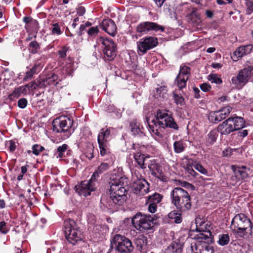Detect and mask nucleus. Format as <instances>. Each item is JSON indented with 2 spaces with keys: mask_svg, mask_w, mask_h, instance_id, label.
<instances>
[{
  "mask_svg": "<svg viewBox=\"0 0 253 253\" xmlns=\"http://www.w3.org/2000/svg\"><path fill=\"white\" fill-rule=\"evenodd\" d=\"M109 196L102 195L100 199L101 205L108 210L117 211L126 202L127 197L128 179L120 174H112L109 183Z\"/></svg>",
  "mask_w": 253,
  "mask_h": 253,
  "instance_id": "1",
  "label": "nucleus"
},
{
  "mask_svg": "<svg viewBox=\"0 0 253 253\" xmlns=\"http://www.w3.org/2000/svg\"><path fill=\"white\" fill-rule=\"evenodd\" d=\"M171 204L181 212H187L192 208L191 198L188 192L180 187L174 188L170 194Z\"/></svg>",
  "mask_w": 253,
  "mask_h": 253,
  "instance_id": "2",
  "label": "nucleus"
},
{
  "mask_svg": "<svg viewBox=\"0 0 253 253\" xmlns=\"http://www.w3.org/2000/svg\"><path fill=\"white\" fill-rule=\"evenodd\" d=\"M156 215L152 216L150 214H143L141 212H137L131 218L132 226L142 233H153L155 230L154 224L156 220Z\"/></svg>",
  "mask_w": 253,
  "mask_h": 253,
  "instance_id": "3",
  "label": "nucleus"
},
{
  "mask_svg": "<svg viewBox=\"0 0 253 253\" xmlns=\"http://www.w3.org/2000/svg\"><path fill=\"white\" fill-rule=\"evenodd\" d=\"M63 228L65 238L71 244L75 245L83 240V232L74 220L71 218L65 220Z\"/></svg>",
  "mask_w": 253,
  "mask_h": 253,
  "instance_id": "4",
  "label": "nucleus"
},
{
  "mask_svg": "<svg viewBox=\"0 0 253 253\" xmlns=\"http://www.w3.org/2000/svg\"><path fill=\"white\" fill-rule=\"evenodd\" d=\"M253 224L251 220L244 213L236 214L232 219L230 228L233 232L244 237L247 233H252Z\"/></svg>",
  "mask_w": 253,
  "mask_h": 253,
  "instance_id": "5",
  "label": "nucleus"
},
{
  "mask_svg": "<svg viewBox=\"0 0 253 253\" xmlns=\"http://www.w3.org/2000/svg\"><path fill=\"white\" fill-rule=\"evenodd\" d=\"M74 121L71 117L61 116L55 119L52 123L53 130L57 133H66L69 138L75 130Z\"/></svg>",
  "mask_w": 253,
  "mask_h": 253,
  "instance_id": "6",
  "label": "nucleus"
},
{
  "mask_svg": "<svg viewBox=\"0 0 253 253\" xmlns=\"http://www.w3.org/2000/svg\"><path fill=\"white\" fill-rule=\"evenodd\" d=\"M195 238L198 240L196 244V250L199 251L200 253H214L213 247L209 245L214 240L213 235L211 231L200 232Z\"/></svg>",
  "mask_w": 253,
  "mask_h": 253,
  "instance_id": "7",
  "label": "nucleus"
},
{
  "mask_svg": "<svg viewBox=\"0 0 253 253\" xmlns=\"http://www.w3.org/2000/svg\"><path fill=\"white\" fill-rule=\"evenodd\" d=\"M113 249L119 253H130L133 251V247L128 238L125 236L116 234L111 241L110 251L107 253H109Z\"/></svg>",
  "mask_w": 253,
  "mask_h": 253,
  "instance_id": "8",
  "label": "nucleus"
},
{
  "mask_svg": "<svg viewBox=\"0 0 253 253\" xmlns=\"http://www.w3.org/2000/svg\"><path fill=\"white\" fill-rule=\"evenodd\" d=\"M97 42L102 44L103 58L105 61H111L117 56V46L114 41L109 38L100 37L97 39Z\"/></svg>",
  "mask_w": 253,
  "mask_h": 253,
  "instance_id": "9",
  "label": "nucleus"
},
{
  "mask_svg": "<svg viewBox=\"0 0 253 253\" xmlns=\"http://www.w3.org/2000/svg\"><path fill=\"white\" fill-rule=\"evenodd\" d=\"M168 112V111L167 110H158L156 113L155 122L159 125L160 128L168 127L178 130L179 129L178 125Z\"/></svg>",
  "mask_w": 253,
  "mask_h": 253,
  "instance_id": "10",
  "label": "nucleus"
},
{
  "mask_svg": "<svg viewBox=\"0 0 253 253\" xmlns=\"http://www.w3.org/2000/svg\"><path fill=\"white\" fill-rule=\"evenodd\" d=\"M98 184V181L91 176L89 180L82 181L79 185L75 186L74 189L80 196L86 197L96 190Z\"/></svg>",
  "mask_w": 253,
  "mask_h": 253,
  "instance_id": "11",
  "label": "nucleus"
},
{
  "mask_svg": "<svg viewBox=\"0 0 253 253\" xmlns=\"http://www.w3.org/2000/svg\"><path fill=\"white\" fill-rule=\"evenodd\" d=\"M253 76V62L249 63V64L244 69L240 70L237 76L233 77L231 81L235 84L245 85Z\"/></svg>",
  "mask_w": 253,
  "mask_h": 253,
  "instance_id": "12",
  "label": "nucleus"
},
{
  "mask_svg": "<svg viewBox=\"0 0 253 253\" xmlns=\"http://www.w3.org/2000/svg\"><path fill=\"white\" fill-rule=\"evenodd\" d=\"M159 43L155 37L146 36L137 42V52L139 54H144L147 51L156 47Z\"/></svg>",
  "mask_w": 253,
  "mask_h": 253,
  "instance_id": "13",
  "label": "nucleus"
},
{
  "mask_svg": "<svg viewBox=\"0 0 253 253\" xmlns=\"http://www.w3.org/2000/svg\"><path fill=\"white\" fill-rule=\"evenodd\" d=\"M165 27L153 22L145 21L140 23L136 27V31L139 36L146 35L151 32H164Z\"/></svg>",
  "mask_w": 253,
  "mask_h": 253,
  "instance_id": "14",
  "label": "nucleus"
},
{
  "mask_svg": "<svg viewBox=\"0 0 253 253\" xmlns=\"http://www.w3.org/2000/svg\"><path fill=\"white\" fill-rule=\"evenodd\" d=\"M191 69L190 67L182 64L179 69V73L176 76L174 84L181 90L185 88L187 82L191 76Z\"/></svg>",
  "mask_w": 253,
  "mask_h": 253,
  "instance_id": "15",
  "label": "nucleus"
},
{
  "mask_svg": "<svg viewBox=\"0 0 253 253\" xmlns=\"http://www.w3.org/2000/svg\"><path fill=\"white\" fill-rule=\"evenodd\" d=\"M231 110L232 108L227 106L218 111L211 112L209 116V120L213 123H218L224 120L229 115Z\"/></svg>",
  "mask_w": 253,
  "mask_h": 253,
  "instance_id": "16",
  "label": "nucleus"
},
{
  "mask_svg": "<svg viewBox=\"0 0 253 253\" xmlns=\"http://www.w3.org/2000/svg\"><path fill=\"white\" fill-rule=\"evenodd\" d=\"M132 187L134 193L144 195L149 192L150 184L144 178L138 179L133 183Z\"/></svg>",
  "mask_w": 253,
  "mask_h": 253,
  "instance_id": "17",
  "label": "nucleus"
},
{
  "mask_svg": "<svg viewBox=\"0 0 253 253\" xmlns=\"http://www.w3.org/2000/svg\"><path fill=\"white\" fill-rule=\"evenodd\" d=\"M231 169L233 171L234 176L237 182H240L241 180H245L249 177L248 171H250V168H247L246 166L238 167L236 166H232Z\"/></svg>",
  "mask_w": 253,
  "mask_h": 253,
  "instance_id": "18",
  "label": "nucleus"
},
{
  "mask_svg": "<svg viewBox=\"0 0 253 253\" xmlns=\"http://www.w3.org/2000/svg\"><path fill=\"white\" fill-rule=\"evenodd\" d=\"M253 46L249 44L238 47L233 52L231 57L234 61H237L244 56L250 54L253 50Z\"/></svg>",
  "mask_w": 253,
  "mask_h": 253,
  "instance_id": "19",
  "label": "nucleus"
},
{
  "mask_svg": "<svg viewBox=\"0 0 253 253\" xmlns=\"http://www.w3.org/2000/svg\"><path fill=\"white\" fill-rule=\"evenodd\" d=\"M151 174L163 182L168 181V178L163 172L162 167L156 163H151L148 166Z\"/></svg>",
  "mask_w": 253,
  "mask_h": 253,
  "instance_id": "20",
  "label": "nucleus"
},
{
  "mask_svg": "<svg viewBox=\"0 0 253 253\" xmlns=\"http://www.w3.org/2000/svg\"><path fill=\"white\" fill-rule=\"evenodd\" d=\"M101 26L103 31L109 35L114 36L117 31V26L114 21L110 18L104 19L101 23Z\"/></svg>",
  "mask_w": 253,
  "mask_h": 253,
  "instance_id": "21",
  "label": "nucleus"
},
{
  "mask_svg": "<svg viewBox=\"0 0 253 253\" xmlns=\"http://www.w3.org/2000/svg\"><path fill=\"white\" fill-rule=\"evenodd\" d=\"M40 60L41 59L36 60L33 66L26 72L23 81H27L31 80L35 74H38L41 71L43 67V64Z\"/></svg>",
  "mask_w": 253,
  "mask_h": 253,
  "instance_id": "22",
  "label": "nucleus"
},
{
  "mask_svg": "<svg viewBox=\"0 0 253 253\" xmlns=\"http://www.w3.org/2000/svg\"><path fill=\"white\" fill-rule=\"evenodd\" d=\"M129 126L132 135L135 137H142L145 135L144 127L136 120L130 122Z\"/></svg>",
  "mask_w": 253,
  "mask_h": 253,
  "instance_id": "23",
  "label": "nucleus"
},
{
  "mask_svg": "<svg viewBox=\"0 0 253 253\" xmlns=\"http://www.w3.org/2000/svg\"><path fill=\"white\" fill-rule=\"evenodd\" d=\"M230 119L228 118L221 124H219L217 127V130L221 135H228L231 132L234 131Z\"/></svg>",
  "mask_w": 253,
  "mask_h": 253,
  "instance_id": "24",
  "label": "nucleus"
},
{
  "mask_svg": "<svg viewBox=\"0 0 253 253\" xmlns=\"http://www.w3.org/2000/svg\"><path fill=\"white\" fill-rule=\"evenodd\" d=\"M183 244L177 239L168 247L166 249L165 253H181Z\"/></svg>",
  "mask_w": 253,
  "mask_h": 253,
  "instance_id": "25",
  "label": "nucleus"
},
{
  "mask_svg": "<svg viewBox=\"0 0 253 253\" xmlns=\"http://www.w3.org/2000/svg\"><path fill=\"white\" fill-rule=\"evenodd\" d=\"M136 249L141 253H146L148 250L147 239L146 237L141 236L135 240Z\"/></svg>",
  "mask_w": 253,
  "mask_h": 253,
  "instance_id": "26",
  "label": "nucleus"
},
{
  "mask_svg": "<svg viewBox=\"0 0 253 253\" xmlns=\"http://www.w3.org/2000/svg\"><path fill=\"white\" fill-rule=\"evenodd\" d=\"M29 90H34L37 88H44L46 86L43 77H40L36 80L26 85Z\"/></svg>",
  "mask_w": 253,
  "mask_h": 253,
  "instance_id": "27",
  "label": "nucleus"
},
{
  "mask_svg": "<svg viewBox=\"0 0 253 253\" xmlns=\"http://www.w3.org/2000/svg\"><path fill=\"white\" fill-rule=\"evenodd\" d=\"M218 132L217 129H214L208 133L205 138L204 144L206 146H211L216 142L218 137Z\"/></svg>",
  "mask_w": 253,
  "mask_h": 253,
  "instance_id": "28",
  "label": "nucleus"
},
{
  "mask_svg": "<svg viewBox=\"0 0 253 253\" xmlns=\"http://www.w3.org/2000/svg\"><path fill=\"white\" fill-rule=\"evenodd\" d=\"M228 118L230 119L231 121L230 123H231L234 131L240 130L245 126V121L244 119L241 117L235 116Z\"/></svg>",
  "mask_w": 253,
  "mask_h": 253,
  "instance_id": "29",
  "label": "nucleus"
},
{
  "mask_svg": "<svg viewBox=\"0 0 253 253\" xmlns=\"http://www.w3.org/2000/svg\"><path fill=\"white\" fill-rule=\"evenodd\" d=\"M113 129L112 127L102 128L98 135L97 141L109 142L111 138V132Z\"/></svg>",
  "mask_w": 253,
  "mask_h": 253,
  "instance_id": "30",
  "label": "nucleus"
},
{
  "mask_svg": "<svg viewBox=\"0 0 253 253\" xmlns=\"http://www.w3.org/2000/svg\"><path fill=\"white\" fill-rule=\"evenodd\" d=\"M101 156L104 157L106 156H110L111 154L109 142L97 141Z\"/></svg>",
  "mask_w": 253,
  "mask_h": 253,
  "instance_id": "31",
  "label": "nucleus"
},
{
  "mask_svg": "<svg viewBox=\"0 0 253 253\" xmlns=\"http://www.w3.org/2000/svg\"><path fill=\"white\" fill-rule=\"evenodd\" d=\"M109 168V165L106 163H102L97 169L93 173L91 177L94 179L97 180L100 175L107 171Z\"/></svg>",
  "mask_w": 253,
  "mask_h": 253,
  "instance_id": "32",
  "label": "nucleus"
},
{
  "mask_svg": "<svg viewBox=\"0 0 253 253\" xmlns=\"http://www.w3.org/2000/svg\"><path fill=\"white\" fill-rule=\"evenodd\" d=\"M46 86L48 85H56L58 83V76L54 73H51L43 76Z\"/></svg>",
  "mask_w": 253,
  "mask_h": 253,
  "instance_id": "33",
  "label": "nucleus"
},
{
  "mask_svg": "<svg viewBox=\"0 0 253 253\" xmlns=\"http://www.w3.org/2000/svg\"><path fill=\"white\" fill-rule=\"evenodd\" d=\"M26 85L16 87L14 90L8 95V98L10 100H14L15 98H18L22 93H26Z\"/></svg>",
  "mask_w": 253,
  "mask_h": 253,
  "instance_id": "34",
  "label": "nucleus"
},
{
  "mask_svg": "<svg viewBox=\"0 0 253 253\" xmlns=\"http://www.w3.org/2000/svg\"><path fill=\"white\" fill-rule=\"evenodd\" d=\"M133 158L135 163L137 165L139 168L145 169L146 168V164L145 163V161L147 158L149 157L144 154L141 155H135L134 156Z\"/></svg>",
  "mask_w": 253,
  "mask_h": 253,
  "instance_id": "35",
  "label": "nucleus"
},
{
  "mask_svg": "<svg viewBox=\"0 0 253 253\" xmlns=\"http://www.w3.org/2000/svg\"><path fill=\"white\" fill-rule=\"evenodd\" d=\"M178 210H174L170 212L169 214V217L171 219H173L175 223L179 224L182 221V213Z\"/></svg>",
  "mask_w": 253,
  "mask_h": 253,
  "instance_id": "36",
  "label": "nucleus"
},
{
  "mask_svg": "<svg viewBox=\"0 0 253 253\" xmlns=\"http://www.w3.org/2000/svg\"><path fill=\"white\" fill-rule=\"evenodd\" d=\"M183 168L191 175L195 176L197 174L193 169L194 164L192 159H186V161L183 163Z\"/></svg>",
  "mask_w": 253,
  "mask_h": 253,
  "instance_id": "37",
  "label": "nucleus"
},
{
  "mask_svg": "<svg viewBox=\"0 0 253 253\" xmlns=\"http://www.w3.org/2000/svg\"><path fill=\"white\" fill-rule=\"evenodd\" d=\"M68 148L69 146L66 144H63L61 146H58L55 152L54 155L57 158L61 159L65 157V153Z\"/></svg>",
  "mask_w": 253,
  "mask_h": 253,
  "instance_id": "38",
  "label": "nucleus"
},
{
  "mask_svg": "<svg viewBox=\"0 0 253 253\" xmlns=\"http://www.w3.org/2000/svg\"><path fill=\"white\" fill-rule=\"evenodd\" d=\"M163 197V196L158 193L154 194L148 196L147 200V203H154L156 205L160 203Z\"/></svg>",
  "mask_w": 253,
  "mask_h": 253,
  "instance_id": "39",
  "label": "nucleus"
},
{
  "mask_svg": "<svg viewBox=\"0 0 253 253\" xmlns=\"http://www.w3.org/2000/svg\"><path fill=\"white\" fill-rule=\"evenodd\" d=\"M40 48V44L36 41H32L28 46L29 52L33 54L37 53Z\"/></svg>",
  "mask_w": 253,
  "mask_h": 253,
  "instance_id": "40",
  "label": "nucleus"
},
{
  "mask_svg": "<svg viewBox=\"0 0 253 253\" xmlns=\"http://www.w3.org/2000/svg\"><path fill=\"white\" fill-rule=\"evenodd\" d=\"M152 123L154 124L153 125H148L150 131L159 137H162L163 136L160 132L161 128H159V125L155 122V120L152 121Z\"/></svg>",
  "mask_w": 253,
  "mask_h": 253,
  "instance_id": "41",
  "label": "nucleus"
},
{
  "mask_svg": "<svg viewBox=\"0 0 253 253\" xmlns=\"http://www.w3.org/2000/svg\"><path fill=\"white\" fill-rule=\"evenodd\" d=\"M230 236L228 234H222L218 236L217 243L221 246L227 245L230 242Z\"/></svg>",
  "mask_w": 253,
  "mask_h": 253,
  "instance_id": "42",
  "label": "nucleus"
},
{
  "mask_svg": "<svg viewBox=\"0 0 253 253\" xmlns=\"http://www.w3.org/2000/svg\"><path fill=\"white\" fill-rule=\"evenodd\" d=\"M208 79L211 83H215L217 84H220L222 83V79L219 75L216 74H210L208 76Z\"/></svg>",
  "mask_w": 253,
  "mask_h": 253,
  "instance_id": "43",
  "label": "nucleus"
},
{
  "mask_svg": "<svg viewBox=\"0 0 253 253\" xmlns=\"http://www.w3.org/2000/svg\"><path fill=\"white\" fill-rule=\"evenodd\" d=\"M88 38H94L99 33L98 26H96L90 27L86 31Z\"/></svg>",
  "mask_w": 253,
  "mask_h": 253,
  "instance_id": "44",
  "label": "nucleus"
},
{
  "mask_svg": "<svg viewBox=\"0 0 253 253\" xmlns=\"http://www.w3.org/2000/svg\"><path fill=\"white\" fill-rule=\"evenodd\" d=\"M174 151L176 153H180L185 149L183 143L182 141H176L173 143Z\"/></svg>",
  "mask_w": 253,
  "mask_h": 253,
  "instance_id": "45",
  "label": "nucleus"
},
{
  "mask_svg": "<svg viewBox=\"0 0 253 253\" xmlns=\"http://www.w3.org/2000/svg\"><path fill=\"white\" fill-rule=\"evenodd\" d=\"M172 94L174 101L177 105H180V106L185 105V99L182 96L174 92H173Z\"/></svg>",
  "mask_w": 253,
  "mask_h": 253,
  "instance_id": "46",
  "label": "nucleus"
},
{
  "mask_svg": "<svg viewBox=\"0 0 253 253\" xmlns=\"http://www.w3.org/2000/svg\"><path fill=\"white\" fill-rule=\"evenodd\" d=\"M87 149L86 150L85 152V155L86 158H87L89 160H91L92 159L94 158V146L92 143H89L87 144Z\"/></svg>",
  "mask_w": 253,
  "mask_h": 253,
  "instance_id": "47",
  "label": "nucleus"
},
{
  "mask_svg": "<svg viewBox=\"0 0 253 253\" xmlns=\"http://www.w3.org/2000/svg\"><path fill=\"white\" fill-rule=\"evenodd\" d=\"M229 251L232 253H238L241 250V245L236 242H232L229 246Z\"/></svg>",
  "mask_w": 253,
  "mask_h": 253,
  "instance_id": "48",
  "label": "nucleus"
},
{
  "mask_svg": "<svg viewBox=\"0 0 253 253\" xmlns=\"http://www.w3.org/2000/svg\"><path fill=\"white\" fill-rule=\"evenodd\" d=\"M39 24L37 20L33 19L28 25H25V28L27 31H33L37 30Z\"/></svg>",
  "mask_w": 253,
  "mask_h": 253,
  "instance_id": "49",
  "label": "nucleus"
},
{
  "mask_svg": "<svg viewBox=\"0 0 253 253\" xmlns=\"http://www.w3.org/2000/svg\"><path fill=\"white\" fill-rule=\"evenodd\" d=\"M141 148L142 146H140L139 144L133 143L130 148V149L132 150L131 152L133 155V157L135 156V155H139L142 154Z\"/></svg>",
  "mask_w": 253,
  "mask_h": 253,
  "instance_id": "50",
  "label": "nucleus"
},
{
  "mask_svg": "<svg viewBox=\"0 0 253 253\" xmlns=\"http://www.w3.org/2000/svg\"><path fill=\"white\" fill-rule=\"evenodd\" d=\"M52 25L51 32L53 35H60L62 33L63 31L61 30L58 23H54Z\"/></svg>",
  "mask_w": 253,
  "mask_h": 253,
  "instance_id": "51",
  "label": "nucleus"
},
{
  "mask_svg": "<svg viewBox=\"0 0 253 253\" xmlns=\"http://www.w3.org/2000/svg\"><path fill=\"white\" fill-rule=\"evenodd\" d=\"M44 150V147L37 144H34L32 146V153L36 156L39 155Z\"/></svg>",
  "mask_w": 253,
  "mask_h": 253,
  "instance_id": "52",
  "label": "nucleus"
},
{
  "mask_svg": "<svg viewBox=\"0 0 253 253\" xmlns=\"http://www.w3.org/2000/svg\"><path fill=\"white\" fill-rule=\"evenodd\" d=\"M246 14L250 15L253 12V0H246Z\"/></svg>",
  "mask_w": 253,
  "mask_h": 253,
  "instance_id": "53",
  "label": "nucleus"
},
{
  "mask_svg": "<svg viewBox=\"0 0 253 253\" xmlns=\"http://www.w3.org/2000/svg\"><path fill=\"white\" fill-rule=\"evenodd\" d=\"M69 49V47L68 46H62L60 49L58 51V54L60 58H64L67 56V52Z\"/></svg>",
  "mask_w": 253,
  "mask_h": 253,
  "instance_id": "54",
  "label": "nucleus"
},
{
  "mask_svg": "<svg viewBox=\"0 0 253 253\" xmlns=\"http://www.w3.org/2000/svg\"><path fill=\"white\" fill-rule=\"evenodd\" d=\"M194 168L203 174L207 175V170L200 163H196L194 165Z\"/></svg>",
  "mask_w": 253,
  "mask_h": 253,
  "instance_id": "55",
  "label": "nucleus"
},
{
  "mask_svg": "<svg viewBox=\"0 0 253 253\" xmlns=\"http://www.w3.org/2000/svg\"><path fill=\"white\" fill-rule=\"evenodd\" d=\"M190 18L192 22H198L200 20V16L199 14L196 11H193L190 14Z\"/></svg>",
  "mask_w": 253,
  "mask_h": 253,
  "instance_id": "56",
  "label": "nucleus"
},
{
  "mask_svg": "<svg viewBox=\"0 0 253 253\" xmlns=\"http://www.w3.org/2000/svg\"><path fill=\"white\" fill-rule=\"evenodd\" d=\"M9 231L6 227V223L4 221L0 222V232L3 234H6Z\"/></svg>",
  "mask_w": 253,
  "mask_h": 253,
  "instance_id": "57",
  "label": "nucleus"
},
{
  "mask_svg": "<svg viewBox=\"0 0 253 253\" xmlns=\"http://www.w3.org/2000/svg\"><path fill=\"white\" fill-rule=\"evenodd\" d=\"M193 92H194V98H195L196 99H199L201 97H203L204 94L203 93L200 94V90L198 87H197L196 86H194L193 87Z\"/></svg>",
  "mask_w": 253,
  "mask_h": 253,
  "instance_id": "58",
  "label": "nucleus"
},
{
  "mask_svg": "<svg viewBox=\"0 0 253 253\" xmlns=\"http://www.w3.org/2000/svg\"><path fill=\"white\" fill-rule=\"evenodd\" d=\"M27 100L25 98L20 99L17 102L18 106L22 109L25 108L27 105Z\"/></svg>",
  "mask_w": 253,
  "mask_h": 253,
  "instance_id": "59",
  "label": "nucleus"
},
{
  "mask_svg": "<svg viewBox=\"0 0 253 253\" xmlns=\"http://www.w3.org/2000/svg\"><path fill=\"white\" fill-rule=\"evenodd\" d=\"M200 88L203 91L206 92L209 91L211 87L209 84L205 83L200 85Z\"/></svg>",
  "mask_w": 253,
  "mask_h": 253,
  "instance_id": "60",
  "label": "nucleus"
},
{
  "mask_svg": "<svg viewBox=\"0 0 253 253\" xmlns=\"http://www.w3.org/2000/svg\"><path fill=\"white\" fill-rule=\"evenodd\" d=\"M9 144L8 150L11 153H13L16 148L15 142L13 140H10L7 142Z\"/></svg>",
  "mask_w": 253,
  "mask_h": 253,
  "instance_id": "61",
  "label": "nucleus"
},
{
  "mask_svg": "<svg viewBox=\"0 0 253 253\" xmlns=\"http://www.w3.org/2000/svg\"><path fill=\"white\" fill-rule=\"evenodd\" d=\"M181 186L187 189H190L191 190H194L195 189V187L193 185L187 181L182 182L181 183Z\"/></svg>",
  "mask_w": 253,
  "mask_h": 253,
  "instance_id": "62",
  "label": "nucleus"
},
{
  "mask_svg": "<svg viewBox=\"0 0 253 253\" xmlns=\"http://www.w3.org/2000/svg\"><path fill=\"white\" fill-rule=\"evenodd\" d=\"M149 204L148 206V211L151 213H155L157 210V205L155 204L154 203H148Z\"/></svg>",
  "mask_w": 253,
  "mask_h": 253,
  "instance_id": "63",
  "label": "nucleus"
},
{
  "mask_svg": "<svg viewBox=\"0 0 253 253\" xmlns=\"http://www.w3.org/2000/svg\"><path fill=\"white\" fill-rule=\"evenodd\" d=\"M85 12V9L84 6H81L77 8V13L79 16L84 15Z\"/></svg>",
  "mask_w": 253,
  "mask_h": 253,
  "instance_id": "64",
  "label": "nucleus"
}]
</instances>
